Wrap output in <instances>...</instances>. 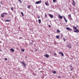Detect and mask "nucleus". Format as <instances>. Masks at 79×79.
Returning <instances> with one entry per match:
<instances>
[{"label":"nucleus","instance_id":"bb28decb","mask_svg":"<svg viewBox=\"0 0 79 79\" xmlns=\"http://www.w3.org/2000/svg\"><path fill=\"white\" fill-rule=\"evenodd\" d=\"M69 19H70V20H73V19L71 17L70 18H69Z\"/></svg>","mask_w":79,"mask_h":79},{"label":"nucleus","instance_id":"0eeeda50","mask_svg":"<svg viewBox=\"0 0 79 79\" xmlns=\"http://www.w3.org/2000/svg\"><path fill=\"white\" fill-rule=\"evenodd\" d=\"M59 18L60 19H62V18H63V17L62 16L60 15H58Z\"/></svg>","mask_w":79,"mask_h":79},{"label":"nucleus","instance_id":"dca6fc26","mask_svg":"<svg viewBox=\"0 0 79 79\" xmlns=\"http://www.w3.org/2000/svg\"><path fill=\"white\" fill-rule=\"evenodd\" d=\"M21 14L22 16H24V14L23 12H21Z\"/></svg>","mask_w":79,"mask_h":79},{"label":"nucleus","instance_id":"9b49d317","mask_svg":"<svg viewBox=\"0 0 79 79\" xmlns=\"http://www.w3.org/2000/svg\"><path fill=\"white\" fill-rule=\"evenodd\" d=\"M64 21L66 22V23H67V22H68V21L66 20V18L65 17H64Z\"/></svg>","mask_w":79,"mask_h":79},{"label":"nucleus","instance_id":"c756f323","mask_svg":"<svg viewBox=\"0 0 79 79\" xmlns=\"http://www.w3.org/2000/svg\"><path fill=\"white\" fill-rule=\"evenodd\" d=\"M63 40L64 42H65V41H66V40H65V39L64 38H63Z\"/></svg>","mask_w":79,"mask_h":79},{"label":"nucleus","instance_id":"9d476101","mask_svg":"<svg viewBox=\"0 0 79 79\" xmlns=\"http://www.w3.org/2000/svg\"><path fill=\"white\" fill-rule=\"evenodd\" d=\"M1 17H2V18H3V17H4V16H5V15H4V14L3 13L1 14Z\"/></svg>","mask_w":79,"mask_h":79},{"label":"nucleus","instance_id":"a18cd8bd","mask_svg":"<svg viewBox=\"0 0 79 79\" xmlns=\"http://www.w3.org/2000/svg\"><path fill=\"white\" fill-rule=\"evenodd\" d=\"M25 58H27V57L26 56L25 57Z\"/></svg>","mask_w":79,"mask_h":79},{"label":"nucleus","instance_id":"c9c22d12","mask_svg":"<svg viewBox=\"0 0 79 79\" xmlns=\"http://www.w3.org/2000/svg\"><path fill=\"white\" fill-rule=\"evenodd\" d=\"M48 27H51V26H50V25H48Z\"/></svg>","mask_w":79,"mask_h":79},{"label":"nucleus","instance_id":"1a4fd4ad","mask_svg":"<svg viewBox=\"0 0 79 79\" xmlns=\"http://www.w3.org/2000/svg\"><path fill=\"white\" fill-rule=\"evenodd\" d=\"M73 3L72 4V5L73 6H75V5H76V3H75V2L74 1H73Z\"/></svg>","mask_w":79,"mask_h":79},{"label":"nucleus","instance_id":"49530a36","mask_svg":"<svg viewBox=\"0 0 79 79\" xmlns=\"http://www.w3.org/2000/svg\"><path fill=\"white\" fill-rule=\"evenodd\" d=\"M71 68H72L71 67V68H70V69H71Z\"/></svg>","mask_w":79,"mask_h":79},{"label":"nucleus","instance_id":"a19ab883","mask_svg":"<svg viewBox=\"0 0 79 79\" xmlns=\"http://www.w3.org/2000/svg\"><path fill=\"white\" fill-rule=\"evenodd\" d=\"M70 47V48H71V47L70 46V47Z\"/></svg>","mask_w":79,"mask_h":79},{"label":"nucleus","instance_id":"412c9836","mask_svg":"<svg viewBox=\"0 0 79 79\" xmlns=\"http://www.w3.org/2000/svg\"><path fill=\"white\" fill-rule=\"evenodd\" d=\"M28 8H29V9H30L31 8V6H27Z\"/></svg>","mask_w":79,"mask_h":79},{"label":"nucleus","instance_id":"a211bd4d","mask_svg":"<svg viewBox=\"0 0 79 79\" xmlns=\"http://www.w3.org/2000/svg\"><path fill=\"white\" fill-rule=\"evenodd\" d=\"M56 39H59V38H60V37H59V35H57L56 36Z\"/></svg>","mask_w":79,"mask_h":79},{"label":"nucleus","instance_id":"c85d7f7f","mask_svg":"<svg viewBox=\"0 0 79 79\" xmlns=\"http://www.w3.org/2000/svg\"><path fill=\"white\" fill-rule=\"evenodd\" d=\"M68 16H69V18H71V15H68Z\"/></svg>","mask_w":79,"mask_h":79},{"label":"nucleus","instance_id":"f8f14e48","mask_svg":"<svg viewBox=\"0 0 79 79\" xmlns=\"http://www.w3.org/2000/svg\"><path fill=\"white\" fill-rule=\"evenodd\" d=\"M45 56L46 58H48V57H49V55L47 54H46L45 55Z\"/></svg>","mask_w":79,"mask_h":79},{"label":"nucleus","instance_id":"4be33fe9","mask_svg":"<svg viewBox=\"0 0 79 79\" xmlns=\"http://www.w3.org/2000/svg\"><path fill=\"white\" fill-rule=\"evenodd\" d=\"M3 14L5 15H8V13H6V12H4L3 13Z\"/></svg>","mask_w":79,"mask_h":79},{"label":"nucleus","instance_id":"20e7f679","mask_svg":"<svg viewBox=\"0 0 79 79\" xmlns=\"http://www.w3.org/2000/svg\"><path fill=\"white\" fill-rule=\"evenodd\" d=\"M74 32H78V33H79V30L78 29H77L73 31Z\"/></svg>","mask_w":79,"mask_h":79},{"label":"nucleus","instance_id":"cd10ccee","mask_svg":"<svg viewBox=\"0 0 79 79\" xmlns=\"http://www.w3.org/2000/svg\"><path fill=\"white\" fill-rule=\"evenodd\" d=\"M11 10L12 11H13V7H12L11 8Z\"/></svg>","mask_w":79,"mask_h":79},{"label":"nucleus","instance_id":"37998d69","mask_svg":"<svg viewBox=\"0 0 79 79\" xmlns=\"http://www.w3.org/2000/svg\"><path fill=\"white\" fill-rule=\"evenodd\" d=\"M37 50H38L37 49H36V51H37Z\"/></svg>","mask_w":79,"mask_h":79},{"label":"nucleus","instance_id":"7c9ffc66","mask_svg":"<svg viewBox=\"0 0 79 79\" xmlns=\"http://www.w3.org/2000/svg\"><path fill=\"white\" fill-rule=\"evenodd\" d=\"M31 44H33V43H34V41H32V42H30Z\"/></svg>","mask_w":79,"mask_h":79},{"label":"nucleus","instance_id":"473e14b6","mask_svg":"<svg viewBox=\"0 0 79 79\" xmlns=\"http://www.w3.org/2000/svg\"><path fill=\"white\" fill-rule=\"evenodd\" d=\"M19 2H20V3H22V2H21V0H19Z\"/></svg>","mask_w":79,"mask_h":79},{"label":"nucleus","instance_id":"5701e85b","mask_svg":"<svg viewBox=\"0 0 79 79\" xmlns=\"http://www.w3.org/2000/svg\"><path fill=\"white\" fill-rule=\"evenodd\" d=\"M21 51L23 52H24V49H21Z\"/></svg>","mask_w":79,"mask_h":79},{"label":"nucleus","instance_id":"aec40b11","mask_svg":"<svg viewBox=\"0 0 79 79\" xmlns=\"http://www.w3.org/2000/svg\"><path fill=\"white\" fill-rule=\"evenodd\" d=\"M45 4L46 5V6H48V3H45Z\"/></svg>","mask_w":79,"mask_h":79},{"label":"nucleus","instance_id":"72a5a7b5","mask_svg":"<svg viewBox=\"0 0 79 79\" xmlns=\"http://www.w3.org/2000/svg\"><path fill=\"white\" fill-rule=\"evenodd\" d=\"M70 46H69V45H67V47H70Z\"/></svg>","mask_w":79,"mask_h":79},{"label":"nucleus","instance_id":"2eb2a0df","mask_svg":"<svg viewBox=\"0 0 79 79\" xmlns=\"http://www.w3.org/2000/svg\"><path fill=\"white\" fill-rule=\"evenodd\" d=\"M57 33H59V32H60V31L59 30L57 29Z\"/></svg>","mask_w":79,"mask_h":79},{"label":"nucleus","instance_id":"4468645a","mask_svg":"<svg viewBox=\"0 0 79 79\" xmlns=\"http://www.w3.org/2000/svg\"><path fill=\"white\" fill-rule=\"evenodd\" d=\"M52 73L53 74H55L56 73V71H53V70H52Z\"/></svg>","mask_w":79,"mask_h":79},{"label":"nucleus","instance_id":"f257e3e1","mask_svg":"<svg viewBox=\"0 0 79 79\" xmlns=\"http://www.w3.org/2000/svg\"><path fill=\"white\" fill-rule=\"evenodd\" d=\"M20 63L23 64L24 67H26V63H25V62H24V61L21 62Z\"/></svg>","mask_w":79,"mask_h":79},{"label":"nucleus","instance_id":"79ce46f5","mask_svg":"<svg viewBox=\"0 0 79 79\" xmlns=\"http://www.w3.org/2000/svg\"><path fill=\"white\" fill-rule=\"evenodd\" d=\"M61 37H63V35H61Z\"/></svg>","mask_w":79,"mask_h":79},{"label":"nucleus","instance_id":"e433bc0d","mask_svg":"<svg viewBox=\"0 0 79 79\" xmlns=\"http://www.w3.org/2000/svg\"><path fill=\"white\" fill-rule=\"evenodd\" d=\"M0 51L2 52V49H0Z\"/></svg>","mask_w":79,"mask_h":79},{"label":"nucleus","instance_id":"39448f33","mask_svg":"<svg viewBox=\"0 0 79 79\" xmlns=\"http://www.w3.org/2000/svg\"><path fill=\"white\" fill-rule=\"evenodd\" d=\"M49 16L51 18H53V15L51 14H49Z\"/></svg>","mask_w":79,"mask_h":79},{"label":"nucleus","instance_id":"58836bf2","mask_svg":"<svg viewBox=\"0 0 79 79\" xmlns=\"http://www.w3.org/2000/svg\"><path fill=\"white\" fill-rule=\"evenodd\" d=\"M70 67H71V68H73V67H72V66H71V65H70Z\"/></svg>","mask_w":79,"mask_h":79},{"label":"nucleus","instance_id":"4c0bfd02","mask_svg":"<svg viewBox=\"0 0 79 79\" xmlns=\"http://www.w3.org/2000/svg\"><path fill=\"white\" fill-rule=\"evenodd\" d=\"M58 78H60V77L59 76H58Z\"/></svg>","mask_w":79,"mask_h":79},{"label":"nucleus","instance_id":"b1692460","mask_svg":"<svg viewBox=\"0 0 79 79\" xmlns=\"http://www.w3.org/2000/svg\"><path fill=\"white\" fill-rule=\"evenodd\" d=\"M56 0H53V2H54V3H55V2H56Z\"/></svg>","mask_w":79,"mask_h":79},{"label":"nucleus","instance_id":"f3484780","mask_svg":"<svg viewBox=\"0 0 79 79\" xmlns=\"http://www.w3.org/2000/svg\"><path fill=\"white\" fill-rule=\"evenodd\" d=\"M73 28L75 30L77 29V27H73Z\"/></svg>","mask_w":79,"mask_h":79},{"label":"nucleus","instance_id":"423d86ee","mask_svg":"<svg viewBox=\"0 0 79 79\" xmlns=\"http://www.w3.org/2000/svg\"><path fill=\"white\" fill-rule=\"evenodd\" d=\"M59 54H61V56H64V54H63V53L62 52H59Z\"/></svg>","mask_w":79,"mask_h":79},{"label":"nucleus","instance_id":"c03bdc74","mask_svg":"<svg viewBox=\"0 0 79 79\" xmlns=\"http://www.w3.org/2000/svg\"><path fill=\"white\" fill-rule=\"evenodd\" d=\"M1 3L2 5V2H1Z\"/></svg>","mask_w":79,"mask_h":79},{"label":"nucleus","instance_id":"6ab92c4d","mask_svg":"<svg viewBox=\"0 0 79 79\" xmlns=\"http://www.w3.org/2000/svg\"><path fill=\"white\" fill-rule=\"evenodd\" d=\"M5 21H6V22H10V20H6Z\"/></svg>","mask_w":79,"mask_h":79},{"label":"nucleus","instance_id":"7ed1b4c3","mask_svg":"<svg viewBox=\"0 0 79 79\" xmlns=\"http://www.w3.org/2000/svg\"><path fill=\"white\" fill-rule=\"evenodd\" d=\"M66 29L68 31H72V29L69 27H67L66 28Z\"/></svg>","mask_w":79,"mask_h":79},{"label":"nucleus","instance_id":"6e6552de","mask_svg":"<svg viewBox=\"0 0 79 79\" xmlns=\"http://www.w3.org/2000/svg\"><path fill=\"white\" fill-rule=\"evenodd\" d=\"M10 51H11L12 52H15V50L12 48H10Z\"/></svg>","mask_w":79,"mask_h":79},{"label":"nucleus","instance_id":"2f4dec72","mask_svg":"<svg viewBox=\"0 0 79 79\" xmlns=\"http://www.w3.org/2000/svg\"><path fill=\"white\" fill-rule=\"evenodd\" d=\"M73 69V68L72 67V69H70V71H72Z\"/></svg>","mask_w":79,"mask_h":79},{"label":"nucleus","instance_id":"393cba45","mask_svg":"<svg viewBox=\"0 0 79 79\" xmlns=\"http://www.w3.org/2000/svg\"><path fill=\"white\" fill-rule=\"evenodd\" d=\"M45 18H47V14H45Z\"/></svg>","mask_w":79,"mask_h":79},{"label":"nucleus","instance_id":"ea45409f","mask_svg":"<svg viewBox=\"0 0 79 79\" xmlns=\"http://www.w3.org/2000/svg\"><path fill=\"white\" fill-rule=\"evenodd\" d=\"M38 18H40V16H38Z\"/></svg>","mask_w":79,"mask_h":79},{"label":"nucleus","instance_id":"ddd939ff","mask_svg":"<svg viewBox=\"0 0 79 79\" xmlns=\"http://www.w3.org/2000/svg\"><path fill=\"white\" fill-rule=\"evenodd\" d=\"M38 22L39 24H40V23H41V20L40 19H39L38 20Z\"/></svg>","mask_w":79,"mask_h":79},{"label":"nucleus","instance_id":"f03ea898","mask_svg":"<svg viewBox=\"0 0 79 79\" xmlns=\"http://www.w3.org/2000/svg\"><path fill=\"white\" fill-rule=\"evenodd\" d=\"M42 2V1L41 0L39 1H38L36 2H35V4H40V3Z\"/></svg>","mask_w":79,"mask_h":79},{"label":"nucleus","instance_id":"f704fd0d","mask_svg":"<svg viewBox=\"0 0 79 79\" xmlns=\"http://www.w3.org/2000/svg\"><path fill=\"white\" fill-rule=\"evenodd\" d=\"M54 55H56V56L57 55V54H56V53H55L54 54Z\"/></svg>","mask_w":79,"mask_h":79},{"label":"nucleus","instance_id":"a878e982","mask_svg":"<svg viewBox=\"0 0 79 79\" xmlns=\"http://www.w3.org/2000/svg\"><path fill=\"white\" fill-rule=\"evenodd\" d=\"M4 59H5V61H7V60H8L7 58H4Z\"/></svg>","mask_w":79,"mask_h":79}]
</instances>
